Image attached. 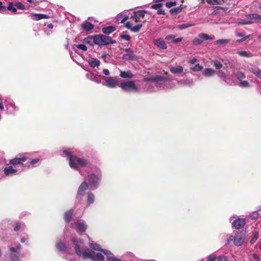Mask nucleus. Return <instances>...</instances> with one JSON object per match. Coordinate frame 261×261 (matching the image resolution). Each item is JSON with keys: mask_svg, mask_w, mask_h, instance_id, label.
I'll return each instance as SVG.
<instances>
[{"mask_svg": "<svg viewBox=\"0 0 261 261\" xmlns=\"http://www.w3.org/2000/svg\"><path fill=\"white\" fill-rule=\"evenodd\" d=\"M249 37H250V35L246 36L243 37L242 38H241L240 39L237 40V42H241L245 41L247 39H248L249 38Z\"/></svg>", "mask_w": 261, "mask_h": 261, "instance_id": "4d7b16f0", "label": "nucleus"}, {"mask_svg": "<svg viewBox=\"0 0 261 261\" xmlns=\"http://www.w3.org/2000/svg\"><path fill=\"white\" fill-rule=\"evenodd\" d=\"M94 43L98 46L107 45L115 42L112 41L111 38L104 35H93Z\"/></svg>", "mask_w": 261, "mask_h": 261, "instance_id": "0eeeda50", "label": "nucleus"}, {"mask_svg": "<svg viewBox=\"0 0 261 261\" xmlns=\"http://www.w3.org/2000/svg\"><path fill=\"white\" fill-rule=\"evenodd\" d=\"M125 54H123L122 59L125 61H137L138 57L134 54V52L130 48H125L124 49Z\"/></svg>", "mask_w": 261, "mask_h": 261, "instance_id": "f8f14e48", "label": "nucleus"}, {"mask_svg": "<svg viewBox=\"0 0 261 261\" xmlns=\"http://www.w3.org/2000/svg\"><path fill=\"white\" fill-rule=\"evenodd\" d=\"M72 214L73 211L72 210L67 211L64 213V219L66 223H69L70 221Z\"/></svg>", "mask_w": 261, "mask_h": 261, "instance_id": "cd10ccee", "label": "nucleus"}, {"mask_svg": "<svg viewBox=\"0 0 261 261\" xmlns=\"http://www.w3.org/2000/svg\"><path fill=\"white\" fill-rule=\"evenodd\" d=\"M129 18V16L126 14V12H123L119 13L116 17V21L118 23H125V22Z\"/></svg>", "mask_w": 261, "mask_h": 261, "instance_id": "a211bd4d", "label": "nucleus"}, {"mask_svg": "<svg viewBox=\"0 0 261 261\" xmlns=\"http://www.w3.org/2000/svg\"><path fill=\"white\" fill-rule=\"evenodd\" d=\"M103 79L106 82V84L104 85L110 88H115L117 86H119L118 82L115 77H105Z\"/></svg>", "mask_w": 261, "mask_h": 261, "instance_id": "4468645a", "label": "nucleus"}, {"mask_svg": "<svg viewBox=\"0 0 261 261\" xmlns=\"http://www.w3.org/2000/svg\"><path fill=\"white\" fill-rule=\"evenodd\" d=\"M21 245L19 243L14 246L9 247V256L11 261H21L23 255L19 251Z\"/></svg>", "mask_w": 261, "mask_h": 261, "instance_id": "423d86ee", "label": "nucleus"}, {"mask_svg": "<svg viewBox=\"0 0 261 261\" xmlns=\"http://www.w3.org/2000/svg\"><path fill=\"white\" fill-rule=\"evenodd\" d=\"M182 40V37H179V38H174L172 42L173 43H178V42L181 41Z\"/></svg>", "mask_w": 261, "mask_h": 261, "instance_id": "e2e57ef3", "label": "nucleus"}, {"mask_svg": "<svg viewBox=\"0 0 261 261\" xmlns=\"http://www.w3.org/2000/svg\"><path fill=\"white\" fill-rule=\"evenodd\" d=\"M121 38L126 40L129 41L130 40V36L128 35L123 34L121 35Z\"/></svg>", "mask_w": 261, "mask_h": 261, "instance_id": "13d9d810", "label": "nucleus"}, {"mask_svg": "<svg viewBox=\"0 0 261 261\" xmlns=\"http://www.w3.org/2000/svg\"><path fill=\"white\" fill-rule=\"evenodd\" d=\"M16 8L20 10H23L24 9V6L21 3L19 2L15 5V7H14L13 4L12 3H10L7 9L9 10L12 11L13 12H16Z\"/></svg>", "mask_w": 261, "mask_h": 261, "instance_id": "aec40b11", "label": "nucleus"}, {"mask_svg": "<svg viewBox=\"0 0 261 261\" xmlns=\"http://www.w3.org/2000/svg\"><path fill=\"white\" fill-rule=\"evenodd\" d=\"M239 86L241 88H248L250 87V84L247 81L242 80L239 81Z\"/></svg>", "mask_w": 261, "mask_h": 261, "instance_id": "ea45409f", "label": "nucleus"}, {"mask_svg": "<svg viewBox=\"0 0 261 261\" xmlns=\"http://www.w3.org/2000/svg\"><path fill=\"white\" fill-rule=\"evenodd\" d=\"M120 76L123 79H132L134 77V75L129 70L127 71H120Z\"/></svg>", "mask_w": 261, "mask_h": 261, "instance_id": "4be33fe9", "label": "nucleus"}, {"mask_svg": "<svg viewBox=\"0 0 261 261\" xmlns=\"http://www.w3.org/2000/svg\"><path fill=\"white\" fill-rule=\"evenodd\" d=\"M82 27L85 30L87 31H91L94 28V25L87 21H84L82 24Z\"/></svg>", "mask_w": 261, "mask_h": 261, "instance_id": "c85d7f7f", "label": "nucleus"}, {"mask_svg": "<svg viewBox=\"0 0 261 261\" xmlns=\"http://www.w3.org/2000/svg\"><path fill=\"white\" fill-rule=\"evenodd\" d=\"M101 177L100 168L97 166H93L91 168V172L88 173L85 180H87L90 190H95L99 186Z\"/></svg>", "mask_w": 261, "mask_h": 261, "instance_id": "20e7f679", "label": "nucleus"}, {"mask_svg": "<svg viewBox=\"0 0 261 261\" xmlns=\"http://www.w3.org/2000/svg\"><path fill=\"white\" fill-rule=\"evenodd\" d=\"M76 47L83 51H86L87 50V46L85 44H83L77 45Z\"/></svg>", "mask_w": 261, "mask_h": 261, "instance_id": "3c124183", "label": "nucleus"}, {"mask_svg": "<svg viewBox=\"0 0 261 261\" xmlns=\"http://www.w3.org/2000/svg\"><path fill=\"white\" fill-rule=\"evenodd\" d=\"M174 38H175V36L174 35L170 34V35H167L165 37V39L167 40H169L170 39L173 40Z\"/></svg>", "mask_w": 261, "mask_h": 261, "instance_id": "052dcab7", "label": "nucleus"}, {"mask_svg": "<svg viewBox=\"0 0 261 261\" xmlns=\"http://www.w3.org/2000/svg\"><path fill=\"white\" fill-rule=\"evenodd\" d=\"M258 214L257 212H253L250 215V218L252 219L256 220L258 218Z\"/></svg>", "mask_w": 261, "mask_h": 261, "instance_id": "864d4df0", "label": "nucleus"}, {"mask_svg": "<svg viewBox=\"0 0 261 261\" xmlns=\"http://www.w3.org/2000/svg\"><path fill=\"white\" fill-rule=\"evenodd\" d=\"M197 60L196 58H194L192 59H190L189 61V63L191 64H195L196 62H197Z\"/></svg>", "mask_w": 261, "mask_h": 261, "instance_id": "69168bd1", "label": "nucleus"}, {"mask_svg": "<svg viewBox=\"0 0 261 261\" xmlns=\"http://www.w3.org/2000/svg\"><path fill=\"white\" fill-rule=\"evenodd\" d=\"M102 252L106 255V261H122L120 258L116 257L111 251L108 249L102 250Z\"/></svg>", "mask_w": 261, "mask_h": 261, "instance_id": "f3484780", "label": "nucleus"}, {"mask_svg": "<svg viewBox=\"0 0 261 261\" xmlns=\"http://www.w3.org/2000/svg\"><path fill=\"white\" fill-rule=\"evenodd\" d=\"M163 4L161 3H158L155 4H153L151 6V8L153 9L158 10L159 8H162Z\"/></svg>", "mask_w": 261, "mask_h": 261, "instance_id": "8fccbe9b", "label": "nucleus"}, {"mask_svg": "<svg viewBox=\"0 0 261 261\" xmlns=\"http://www.w3.org/2000/svg\"><path fill=\"white\" fill-rule=\"evenodd\" d=\"M214 66L217 70L220 69L223 66L222 64L217 60L214 61Z\"/></svg>", "mask_w": 261, "mask_h": 261, "instance_id": "09e8293b", "label": "nucleus"}, {"mask_svg": "<svg viewBox=\"0 0 261 261\" xmlns=\"http://www.w3.org/2000/svg\"><path fill=\"white\" fill-rule=\"evenodd\" d=\"M28 239L25 237H22L20 239V242L22 243H24Z\"/></svg>", "mask_w": 261, "mask_h": 261, "instance_id": "774afa93", "label": "nucleus"}, {"mask_svg": "<svg viewBox=\"0 0 261 261\" xmlns=\"http://www.w3.org/2000/svg\"><path fill=\"white\" fill-rule=\"evenodd\" d=\"M194 25V23H183L177 26V28L179 30H184L189 27H192Z\"/></svg>", "mask_w": 261, "mask_h": 261, "instance_id": "79ce46f5", "label": "nucleus"}, {"mask_svg": "<svg viewBox=\"0 0 261 261\" xmlns=\"http://www.w3.org/2000/svg\"><path fill=\"white\" fill-rule=\"evenodd\" d=\"M4 173L6 175L15 174L17 173L18 170L14 169L12 166H10L6 167L4 170Z\"/></svg>", "mask_w": 261, "mask_h": 261, "instance_id": "5701e85b", "label": "nucleus"}, {"mask_svg": "<svg viewBox=\"0 0 261 261\" xmlns=\"http://www.w3.org/2000/svg\"><path fill=\"white\" fill-rule=\"evenodd\" d=\"M206 2L210 5H216V4H220L219 3L220 1H206Z\"/></svg>", "mask_w": 261, "mask_h": 261, "instance_id": "0e129e2a", "label": "nucleus"}, {"mask_svg": "<svg viewBox=\"0 0 261 261\" xmlns=\"http://www.w3.org/2000/svg\"><path fill=\"white\" fill-rule=\"evenodd\" d=\"M91 250L93 249L96 251H99L102 252V250H106L105 249H102L100 245L95 243H91L89 245Z\"/></svg>", "mask_w": 261, "mask_h": 261, "instance_id": "473e14b6", "label": "nucleus"}, {"mask_svg": "<svg viewBox=\"0 0 261 261\" xmlns=\"http://www.w3.org/2000/svg\"><path fill=\"white\" fill-rule=\"evenodd\" d=\"M216 258V256L215 255L212 254L207 257L206 261H215Z\"/></svg>", "mask_w": 261, "mask_h": 261, "instance_id": "6e6d98bb", "label": "nucleus"}, {"mask_svg": "<svg viewBox=\"0 0 261 261\" xmlns=\"http://www.w3.org/2000/svg\"><path fill=\"white\" fill-rule=\"evenodd\" d=\"M84 42L85 44H89L90 46H93V44H94L93 36H91L85 38L84 40Z\"/></svg>", "mask_w": 261, "mask_h": 261, "instance_id": "e433bc0d", "label": "nucleus"}, {"mask_svg": "<svg viewBox=\"0 0 261 261\" xmlns=\"http://www.w3.org/2000/svg\"><path fill=\"white\" fill-rule=\"evenodd\" d=\"M180 82L184 85L192 86L193 84V81L192 79L181 81Z\"/></svg>", "mask_w": 261, "mask_h": 261, "instance_id": "49530a36", "label": "nucleus"}, {"mask_svg": "<svg viewBox=\"0 0 261 261\" xmlns=\"http://www.w3.org/2000/svg\"><path fill=\"white\" fill-rule=\"evenodd\" d=\"M237 54L241 57L249 58L252 56L251 53L246 51H239L237 52Z\"/></svg>", "mask_w": 261, "mask_h": 261, "instance_id": "4c0bfd02", "label": "nucleus"}, {"mask_svg": "<svg viewBox=\"0 0 261 261\" xmlns=\"http://www.w3.org/2000/svg\"><path fill=\"white\" fill-rule=\"evenodd\" d=\"M30 164L34 166H37L40 164V159L39 158L32 159L30 161Z\"/></svg>", "mask_w": 261, "mask_h": 261, "instance_id": "a18cd8bd", "label": "nucleus"}, {"mask_svg": "<svg viewBox=\"0 0 261 261\" xmlns=\"http://www.w3.org/2000/svg\"><path fill=\"white\" fill-rule=\"evenodd\" d=\"M233 75L239 81L244 80L246 78L245 73L242 71H237L232 73Z\"/></svg>", "mask_w": 261, "mask_h": 261, "instance_id": "393cba45", "label": "nucleus"}, {"mask_svg": "<svg viewBox=\"0 0 261 261\" xmlns=\"http://www.w3.org/2000/svg\"><path fill=\"white\" fill-rule=\"evenodd\" d=\"M182 9V8L181 7V6L174 7L170 10V13L172 15H175L178 13H179L181 11Z\"/></svg>", "mask_w": 261, "mask_h": 261, "instance_id": "c9c22d12", "label": "nucleus"}, {"mask_svg": "<svg viewBox=\"0 0 261 261\" xmlns=\"http://www.w3.org/2000/svg\"><path fill=\"white\" fill-rule=\"evenodd\" d=\"M251 72L255 76L261 79V70L259 69H251Z\"/></svg>", "mask_w": 261, "mask_h": 261, "instance_id": "37998d69", "label": "nucleus"}, {"mask_svg": "<svg viewBox=\"0 0 261 261\" xmlns=\"http://www.w3.org/2000/svg\"><path fill=\"white\" fill-rule=\"evenodd\" d=\"M28 155H29L28 153L20 155L19 156H17L15 158L11 160L9 163L12 165L20 164L22 162L26 161L29 159L27 156Z\"/></svg>", "mask_w": 261, "mask_h": 261, "instance_id": "2eb2a0df", "label": "nucleus"}, {"mask_svg": "<svg viewBox=\"0 0 261 261\" xmlns=\"http://www.w3.org/2000/svg\"><path fill=\"white\" fill-rule=\"evenodd\" d=\"M31 16L32 19L34 20H39L42 19H46L48 18L47 15L43 14H32Z\"/></svg>", "mask_w": 261, "mask_h": 261, "instance_id": "bb28decb", "label": "nucleus"}, {"mask_svg": "<svg viewBox=\"0 0 261 261\" xmlns=\"http://www.w3.org/2000/svg\"><path fill=\"white\" fill-rule=\"evenodd\" d=\"M246 236L244 233L242 231L235 232L233 234L230 235L227 239L225 246L229 245L231 242L236 246H241L244 243Z\"/></svg>", "mask_w": 261, "mask_h": 261, "instance_id": "39448f33", "label": "nucleus"}, {"mask_svg": "<svg viewBox=\"0 0 261 261\" xmlns=\"http://www.w3.org/2000/svg\"><path fill=\"white\" fill-rule=\"evenodd\" d=\"M219 261H226L227 257L224 255H220L218 257Z\"/></svg>", "mask_w": 261, "mask_h": 261, "instance_id": "680f3d73", "label": "nucleus"}, {"mask_svg": "<svg viewBox=\"0 0 261 261\" xmlns=\"http://www.w3.org/2000/svg\"><path fill=\"white\" fill-rule=\"evenodd\" d=\"M166 79L161 76H157L154 80L151 83V86H155L156 88H165V86L167 83Z\"/></svg>", "mask_w": 261, "mask_h": 261, "instance_id": "9b49d317", "label": "nucleus"}, {"mask_svg": "<svg viewBox=\"0 0 261 261\" xmlns=\"http://www.w3.org/2000/svg\"><path fill=\"white\" fill-rule=\"evenodd\" d=\"M144 11H138L134 12L131 14L130 21L124 23V27L129 30L132 32H139L143 26V24L145 22L144 19Z\"/></svg>", "mask_w": 261, "mask_h": 261, "instance_id": "f03ea898", "label": "nucleus"}, {"mask_svg": "<svg viewBox=\"0 0 261 261\" xmlns=\"http://www.w3.org/2000/svg\"><path fill=\"white\" fill-rule=\"evenodd\" d=\"M215 72V70L211 68H206L203 71V74L207 77L212 76Z\"/></svg>", "mask_w": 261, "mask_h": 261, "instance_id": "c756f323", "label": "nucleus"}, {"mask_svg": "<svg viewBox=\"0 0 261 261\" xmlns=\"http://www.w3.org/2000/svg\"><path fill=\"white\" fill-rule=\"evenodd\" d=\"M116 30V28L114 26H109L102 29V32L105 34H109Z\"/></svg>", "mask_w": 261, "mask_h": 261, "instance_id": "72a5a7b5", "label": "nucleus"}, {"mask_svg": "<svg viewBox=\"0 0 261 261\" xmlns=\"http://www.w3.org/2000/svg\"><path fill=\"white\" fill-rule=\"evenodd\" d=\"M254 22L252 20H243L239 23L241 25L250 24L253 23Z\"/></svg>", "mask_w": 261, "mask_h": 261, "instance_id": "603ef678", "label": "nucleus"}, {"mask_svg": "<svg viewBox=\"0 0 261 261\" xmlns=\"http://www.w3.org/2000/svg\"><path fill=\"white\" fill-rule=\"evenodd\" d=\"M214 36H210L206 34H201L193 40L192 43L194 45H198L204 40H214Z\"/></svg>", "mask_w": 261, "mask_h": 261, "instance_id": "9d476101", "label": "nucleus"}, {"mask_svg": "<svg viewBox=\"0 0 261 261\" xmlns=\"http://www.w3.org/2000/svg\"><path fill=\"white\" fill-rule=\"evenodd\" d=\"M56 248L59 250H60V251H61L63 253H66V252H68L69 251V249L65 245V244L61 241H60L57 243Z\"/></svg>", "mask_w": 261, "mask_h": 261, "instance_id": "412c9836", "label": "nucleus"}, {"mask_svg": "<svg viewBox=\"0 0 261 261\" xmlns=\"http://www.w3.org/2000/svg\"><path fill=\"white\" fill-rule=\"evenodd\" d=\"M229 41H230V39H219V40H216L214 42V44L224 45L228 43Z\"/></svg>", "mask_w": 261, "mask_h": 261, "instance_id": "f704fd0d", "label": "nucleus"}, {"mask_svg": "<svg viewBox=\"0 0 261 261\" xmlns=\"http://www.w3.org/2000/svg\"><path fill=\"white\" fill-rule=\"evenodd\" d=\"M170 70L173 74H179L183 72L184 67L180 65L171 66Z\"/></svg>", "mask_w": 261, "mask_h": 261, "instance_id": "b1692460", "label": "nucleus"}, {"mask_svg": "<svg viewBox=\"0 0 261 261\" xmlns=\"http://www.w3.org/2000/svg\"><path fill=\"white\" fill-rule=\"evenodd\" d=\"M219 76L226 83L229 84L230 85L232 84V82H230L229 79H227L225 74L223 72H220Z\"/></svg>", "mask_w": 261, "mask_h": 261, "instance_id": "58836bf2", "label": "nucleus"}, {"mask_svg": "<svg viewBox=\"0 0 261 261\" xmlns=\"http://www.w3.org/2000/svg\"><path fill=\"white\" fill-rule=\"evenodd\" d=\"M71 241L74 245V249L76 254L84 259L90 258L93 261H105L106 257L101 253L102 252H95L90 249H87L83 251L81 248L83 247V241L82 240H76L72 238Z\"/></svg>", "mask_w": 261, "mask_h": 261, "instance_id": "f257e3e1", "label": "nucleus"}, {"mask_svg": "<svg viewBox=\"0 0 261 261\" xmlns=\"http://www.w3.org/2000/svg\"><path fill=\"white\" fill-rule=\"evenodd\" d=\"M24 224L23 223L17 222L14 226V229L15 231H17L24 227Z\"/></svg>", "mask_w": 261, "mask_h": 261, "instance_id": "c03bdc74", "label": "nucleus"}, {"mask_svg": "<svg viewBox=\"0 0 261 261\" xmlns=\"http://www.w3.org/2000/svg\"><path fill=\"white\" fill-rule=\"evenodd\" d=\"M157 14L159 15H165V11L162 8H159L157 10Z\"/></svg>", "mask_w": 261, "mask_h": 261, "instance_id": "bf43d9fd", "label": "nucleus"}, {"mask_svg": "<svg viewBox=\"0 0 261 261\" xmlns=\"http://www.w3.org/2000/svg\"><path fill=\"white\" fill-rule=\"evenodd\" d=\"M95 201V196L93 193L89 192L87 193L86 196V202L87 205H90L94 203Z\"/></svg>", "mask_w": 261, "mask_h": 261, "instance_id": "a878e982", "label": "nucleus"}, {"mask_svg": "<svg viewBox=\"0 0 261 261\" xmlns=\"http://www.w3.org/2000/svg\"><path fill=\"white\" fill-rule=\"evenodd\" d=\"M119 87L125 92H131L134 93L139 92V89L135 85L134 81H123L119 84Z\"/></svg>", "mask_w": 261, "mask_h": 261, "instance_id": "6e6552de", "label": "nucleus"}, {"mask_svg": "<svg viewBox=\"0 0 261 261\" xmlns=\"http://www.w3.org/2000/svg\"><path fill=\"white\" fill-rule=\"evenodd\" d=\"M259 237V232L258 231H255L253 233V237L250 240V243L252 245L258 239Z\"/></svg>", "mask_w": 261, "mask_h": 261, "instance_id": "a19ab883", "label": "nucleus"}, {"mask_svg": "<svg viewBox=\"0 0 261 261\" xmlns=\"http://www.w3.org/2000/svg\"><path fill=\"white\" fill-rule=\"evenodd\" d=\"M102 72L105 75H109L110 74V71L108 69H104Z\"/></svg>", "mask_w": 261, "mask_h": 261, "instance_id": "338daca9", "label": "nucleus"}, {"mask_svg": "<svg viewBox=\"0 0 261 261\" xmlns=\"http://www.w3.org/2000/svg\"><path fill=\"white\" fill-rule=\"evenodd\" d=\"M203 69V66L199 64H196L191 69L194 71H201Z\"/></svg>", "mask_w": 261, "mask_h": 261, "instance_id": "de8ad7c7", "label": "nucleus"}, {"mask_svg": "<svg viewBox=\"0 0 261 261\" xmlns=\"http://www.w3.org/2000/svg\"><path fill=\"white\" fill-rule=\"evenodd\" d=\"M229 221L231 222L232 227L237 229L242 228L246 223L245 219L240 218H236V216L230 217Z\"/></svg>", "mask_w": 261, "mask_h": 261, "instance_id": "1a4fd4ad", "label": "nucleus"}, {"mask_svg": "<svg viewBox=\"0 0 261 261\" xmlns=\"http://www.w3.org/2000/svg\"><path fill=\"white\" fill-rule=\"evenodd\" d=\"M62 155L67 158L71 168L78 171L81 175H84V172L81 170V168L88 166L89 161L87 159L73 155L68 150H63Z\"/></svg>", "mask_w": 261, "mask_h": 261, "instance_id": "7ed1b4c3", "label": "nucleus"}, {"mask_svg": "<svg viewBox=\"0 0 261 261\" xmlns=\"http://www.w3.org/2000/svg\"><path fill=\"white\" fill-rule=\"evenodd\" d=\"M89 64L92 67H98L100 64V61L96 58H92L89 59L88 61Z\"/></svg>", "mask_w": 261, "mask_h": 261, "instance_id": "7c9ffc66", "label": "nucleus"}, {"mask_svg": "<svg viewBox=\"0 0 261 261\" xmlns=\"http://www.w3.org/2000/svg\"><path fill=\"white\" fill-rule=\"evenodd\" d=\"M72 227L73 228H76L77 232H84L87 228L86 222L83 220H77L74 222V224L71 223Z\"/></svg>", "mask_w": 261, "mask_h": 261, "instance_id": "ddd939ff", "label": "nucleus"}, {"mask_svg": "<svg viewBox=\"0 0 261 261\" xmlns=\"http://www.w3.org/2000/svg\"><path fill=\"white\" fill-rule=\"evenodd\" d=\"M176 5L175 1H170L166 4V6L168 8H171Z\"/></svg>", "mask_w": 261, "mask_h": 261, "instance_id": "5fc2aeb1", "label": "nucleus"}, {"mask_svg": "<svg viewBox=\"0 0 261 261\" xmlns=\"http://www.w3.org/2000/svg\"><path fill=\"white\" fill-rule=\"evenodd\" d=\"M248 19H254L256 20H261V15L256 13L249 14L246 15Z\"/></svg>", "mask_w": 261, "mask_h": 261, "instance_id": "2f4dec72", "label": "nucleus"}, {"mask_svg": "<svg viewBox=\"0 0 261 261\" xmlns=\"http://www.w3.org/2000/svg\"><path fill=\"white\" fill-rule=\"evenodd\" d=\"M89 188L87 180H84L80 185L77 192V197L80 196H83L85 194L86 191Z\"/></svg>", "mask_w": 261, "mask_h": 261, "instance_id": "dca6fc26", "label": "nucleus"}, {"mask_svg": "<svg viewBox=\"0 0 261 261\" xmlns=\"http://www.w3.org/2000/svg\"><path fill=\"white\" fill-rule=\"evenodd\" d=\"M154 44L158 48L161 49H166L167 48V45L165 43L164 40L162 38H159L155 39L153 41Z\"/></svg>", "mask_w": 261, "mask_h": 261, "instance_id": "6ab92c4d", "label": "nucleus"}]
</instances>
